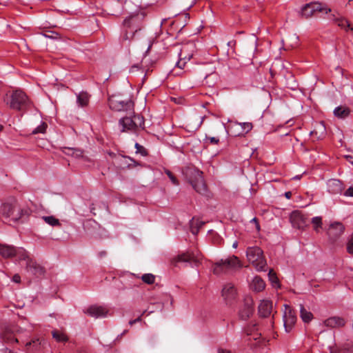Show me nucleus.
I'll use <instances>...</instances> for the list:
<instances>
[{"instance_id": "obj_1", "label": "nucleus", "mask_w": 353, "mask_h": 353, "mask_svg": "<svg viewBox=\"0 0 353 353\" xmlns=\"http://www.w3.org/2000/svg\"><path fill=\"white\" fill-rule=\"evenodd\" d=\"M30 213V208L21 207L16 201L4 202L0 206V216L6 221L15 223L27 218Z\"/></svg>"}, {"instance_id": "obj_2", "label": "nucleus", "mask_w": 353, "mask_h": 353, "mask_svg": "<svg viewBox=\"0 0 353 353\" xmlns=\"http://www.w3.org/2000/svg\"><path fill=\"white\" fill-rule=\"evenodd\" d=\"M141 19L139 15H132L125 18L123 22L121 33V42L128 44L132 40L134 34L141 30Z\"/></svg>"}, {"instance_id": "obj_3", "label": "nucleus", "mask_w": 353, "mask_h": 353, "mask_svg": "<svg viewBox=\"0 0 353 353\" xmlns=\"http://www.w3.org/2000/svg\"><path fill=\"white\" fill-rule=\"evenodd\" d=\"M183 174L196 192L201 194L206 193L207 186L204 181L203 172L196 167L191 166L184 170Z\"/></svg>"}, {"instance_id": "obj_4", "label": "nucleus", "mask_w": 353, "mask_h": 353, "mask_svg": "<svg viewBox=\"0 0 353 353\" xmlns=\"http://www.w3.org/2000/svg\"><path fill=\"white\" fill-rule=\"evenodd\" d=\"M19 261H25L26 272L37 278L43 276L46 273L45 268L37 263L27 250H21L19 252Z\"/></svg>"}, {"instance_id": "obj_5", "label": "nucleus", "mask_w": 353, "mask_h": 353, "mask_svg": "<svg viewBox=\"0 0 353 353\" xmlns=\"http://www.w3.org/2000/svg\"><path fill=\"white\" fill-rule=\"evenodd\" d=\"M9 107L17 111H26L31 105V102L26 94L21 90H14L7 101Z\"/></svg>"}, {"instance_id": "obj_6", "label": "nucleus", "mask_w": 353, "mask_h": 353, "mask_svg": "<svg viewBox=\"0 0 353 353\" xmlns=\"http://www.w3.org/2000/svg\"><path fill=\"white\" fill-rule=\"evenodd\" d=\"M248 260L257 271H265L267 263L263 250L257 247H249L246 251Z\"/></svg>"}, {"instance_id": "obj_7", "label": "nucleus", "mask_w": 353, "mask_h": 353, "mask_svg": "<svg viewBox=\"0 0 353 353\" xmlns=\"http://www.w3.org/2000/svg\"><path fill=\"white\" fill-rule=\"evenodd\" d=\"M241 266V261L238 257L232 256L216 263L213 268V272L215 274H220L240 268Z\"/></svg>"}, {"instance_id": "obj_8", "label": "nucleus", "mask_w": 353, "mask_h": 353, "mask_svg": "<svg viewBox=\"0 0 353 353\" xmlns=\"http://www.w3.org/2000/svg\"><path fill=\"white\" fill-rule=\"evenodd\" d=\"M326 14L331 12V9L327 8L325 5L321 3L314 1L306 3L304 5L301 10V15L305 19H308L312 17L316 12H323Z\"/></svg>"}, {"instance_id": "obj_9", "label": "nucleus", "mask_w": 353, "mask_h": 353, "mask_svg": "<svg viewBox=\"0 0 353 353\" xmlns=\"http://www.w3.org/2000/svg\"><path fill=\"white\" fill-rule=\"evenodd\" d=\"M108 105L110 109L118 112L132 110L134 106L131 100H123L119 96L109 97Z\"/></svg>"}, {"instance_id": "obj_10", "label": "nucleus", "mask_w": 353, "mask_h": 353, "mask_svg": "<svg viewBox=\"0 0 353 353\" xmlns=\"http://www.w3.org/2000/svg\"><path fill=\"white\" fill-rule=\"evenodd\" d=\"M237 289L232 283H225L222 289L221 295L227 304H230L237 298Z\"/></svg>"}, {"instance_id": "obj_11", "label": "nucleus", "mask_w": 353, "mask_h": 353, "mask_svg": "<svg viewBox=\"0 0 353 353\" xmlns=\"http://www.w3.org/2000/svg\"><path fill=\"white\" fill-rule=\"evenodd\" d=\"M290 219L292 226L297 229H303L309 223L308 219L305 215L299 211H293L290 214Z\"/></svg>"}, {"instance_id": "obj_12", "label": "nucleus", "mask_w": 353, "mask_h": 353, "mask_svg": "<svg viewBox=\"0 0 353 353\" xmlns=\"http://www.w3.org/2000/svg\"><path fill=\"white\" fill-rule=\"evenodd\" d=\"M26 250L23 248H16L12 245L0 243V255L5 259L16 256L19 261V252Z\"/></svg>"}, {"instance_id": "obj_13", "label": "nucleus", "mask_w": 353, "mask_h": 353, "mask_svg": "<svg viewBox=\"0 0 353 353\" xmlns=\"http://www.w3.org/2000/svg\"><path fill=\"white\" fill-rule=\"evenodd\" d=\"M283 319L285 330L287 332H290L296 321V316L294 311L290 307L285 305Z\"/></svg>"}, {"instance_id": "obj_14", "label": "nucleus", "mask_w": 353, "mask_h": 353, "mask_svg": "<svg viewBox=\"0 0 353 353\" xmlns=\"http://www.w3.org/2000/svg\"><path fill=\"white\" fill-rule=\"evenodd\" d=\"M253 311V301L251 298H247L245 299L243 306L239 310V317L242 320H247L252 314Z\"/></svg>"}, {"instance_id": "obj_15", "label": "nucleus", "mask_w": 353, "mask_h": 353, "mask_svg": "<svg viewBox=\"0 0 353 353\" xmlns=\"http://www.w3.org/2000/svg\"><path fill=\"white\" fill-rule=\"evenodd\" d=\"M345 228L340 222H334L330 225L327 234L330 239L334 241L339 238L344 232Z\"/></svg>"}, {"instance_id": "obj_16", "label": "nucleus", "mask_w": 353, "mask_h": 353, "mask_svg": "<svg viewBox=\"0 0 353 353\" xmlns=\"http://www.w3.org/2000/svg\"><path fill=\"white\" fill-rule=\"evenodd\" d=\"M200 259L193 253L189 252H183L179 254L175 259L176 263L177 262H188L192 265H198L199 263Z\"/></svg>"}, {"instance_id": "obj_17", "label": "nucleus", "mask_w": 353, "mask_h": 353, "mask_svg": "<svg viewBox=\"0 0 353 353\" xmlns=\"http://www.w3.org/2000/svg\"><path fill=\"white\" fill-rule=\"evenodd\" d=\"M108 310L103 306L91 305L85 311L88 315L94 317H105L108 314Z\"/></svg>"}, {"instance_id": "obj_18", "label": "nucleus", "mask_w": 353, "mask_h": 353, "mask_svg": "<svg viewBox=\"0 0 353 353\" xmlns=\"http://www.w3.org/2000/svg\"><path fill=\"white\" fill-rule=\"evenodd\" d=\"M327 191L333 194H341L343 190V185L341 181L331 179L327 182Z\"/></svg>"}, {"instance_id": "obj_19", "label": "nucleus", "mask_w": 353, "mask_h": 353, "mask_svg": "<svg viewBox=\"0 0 353 353\" xmlns=\"http://www.w3.org/2000/svg\"><path fill=\"white\" fill-rule=\"evenodd\" d=\"M258 312L261 317L269 316L272 312V302L270 300H262L258 307Z\"/></svg>"}, {"instance_id": "obj_20", "label": "nucleus", "mask_w": 353, "mask_h": 353, "mask_svg": "<svg viewBox=\"0 0 353 353\" xmlns=\"http://www.w3.org/2000/svg\"><path fill=\"white\" fill-rule=\"evenodd\" d=\"M329 19L345 31H347L348 30L353 31V27L351 26L349 21L345 18L340 17L338 14H336L333 13L330 14Z\"/></svg>"}, {"instance_id": "obj_21", "label": "nucleus", "mask_w": 353, "mask_h": 353, "mask_svg": "<svg viewBox=\"0 0 353 353\" xmlns=\"http://www.w3.org/2000/svg\"><path fill=\"white\" fill-rule=\"evenodd\" d=\"M119 126L121 132H137L134 126L133 121L130 117H123L119 121Z\"/></svg>"}, {"instance_id": "obj_22", "label": "nucleus", "mask_w": 353, "mask_h": 353, "mask_svg": "<svg viewBox=\"0 0 353 353\" xmlns=\"http://www.w3.org/2000/svg\"><path fill=\"white\" fill-rule=\"evenodd\" d=\"M245 332L248 336H250L249 339L252 338L254 340H256L261 336V332L259 330V325L255 323H251L249 324L245 328Z\"/></svg>"}, {"instance_id": "obj_23", "label": "nucleus", "mask_w": 353, "mask_h": 353, "mask_svg": "<svg viewBox=\"0 0 353 353\" xmlns=\"http://www.w3.org/2000/svg\"><path fill=\"white\" fill-rule=\"evenodd\" d=\"M265 284L264 281L259 276H254L250 284V288L256 292L263 291L265 289Z\"/></svg>"}, {"instance_id": "obj_24", "label": "nucleus", "mask_w": 353, "mask_h": 353, "mask_svg": "<svg viewBox=\"0 0 353 353\" xmlns=\"http://www.w3.org/2000/svg\"><path fill=\"white\" fill-rule=\"evenodd\" d=\"M324 324L330 327H343L345 325V321L342 318L334 316L326 319Z\"/></svg>"}, {"instance_id": "obj_25", "label": "nucleus", "mask_w": 353, "mask_h": 353, "mask_svg": "<svg viewBox=\"0 0 353 353\" xmlns=\"http://www.w3.org/2000/svg\"><path fill=\"white\" fill-rule=\"evenodd\" d=\"M351 110L345 106H338L334 110V114L339 119H345L350 114Z\"/></svg>"}, {"instance_id": "obj_26", "label": "nucleus", "mask_w": 353, "mask_h": 353, "mask_svg": "<svg viewBox=\"0 0 353 353\" xmlns=\"http://www.w3.org/2000/svg\"><path fill=\"white\" fill-rule=\"evenodd\" d=\"M192 48L193 46L192 44L183 46L179 54V58L189 61L192 59L193 53L192 52L189 53L188 52L190 49Z\"/></svg>"}, {"instance_id": "obj_27", "label": "nucleus", "mask_w": 353, "mask_h": 353, "mask_svg": "<svg viewBox=\"0 0 353 353\" xmlns=\"http://www.w3.org/2000/svg\"><path fill=\"white\" fill-rule=\"evenodd\" d=\"M90 95L86 92H81L77 95V102L79 106L85 107L88 105Z\"/></svg>"}, {"instance_id": "obj_28", "label": "nucleus", "mask_w": 353, "mask_h": 353, "mask_svg": "<svg viewBox=\"0 0 353 353\" xmlns=\"http://www.w3.org/2000/svg\"><path fill=\"white\" fill-rule=\"evenodd\" d=\"M300 316L305 323H309L313 318L312 312L307 311L303 305H300Z\"/></svg>"}, {"instance_id": "obj_29", "label": "nucleus", "mask_w": 353, "mask_h": 353, "mask_svg": "<svg viewBox=\"0 0 353 353\" xmlns=\"http://www.w3.org/2000/svg\"><path fill=\"white\" fill-rule=\"evenodd\" d=\"M131 118L133 121L134 126L135 127L137 131L139 128H144L145 121L143 117L139 114H134V116Z\"/></svg>"}, {"instance_id": "obj_30", "label": "nucleus", "mask_w": 353, "mask_h": 353, "mask_svg": "<svg viewBox=\"0 0 353 353\" xmlns=\"http://www.w3.org/2000/svg\"><path fill=\"white\" fill-rule=\"evenodd\" d=\"M310 222L313 225V228L316 232H319L322 228L323 222L321 216H314L311 219Z\"/></svg>"}, {"instance_id": "obj_31", "label": "nucleus", "mask_w": 353, "mask_h": 353, "mask_svg": "<svg viewBox=\"0 0 353 353\" xmlns=\"http://www.w3.org/2000/svg\"><path fill=\"white\" fill-rule=\"evenodd\" d=\"M42 219L46 223L49 224L51 226H56L59 225V219H56L53 216H43Z\"/></svg>"}, {"instance_id": "obj_32", "label": "nucleus", "mask_w": 353, "mask_h": 353, "mask_svg": "<svg viewBox=\"0 0 353 353\" xmlns=\"http://www.w3.org/2000/svg\"><path fill=\"white\" fill-rule=\"evenodd\" d=\"M41 345V341L39 339H33L32 341L26 343V346L27 349L30 348L32 347V348L35 350H38Z\"/></svg>"}, {"instance_id": "obj_33", "label": "nucleus", "mask_w": 353, "mask_h": 353, "mask_svg": "<svg viewBox=\"0 0 353 353\" xmlns=\"http://www.w3.org/2000/svg\"><path fill=\"white\" fill-rule=\"evenodd\" d=\"M268 277H269V279L271 281L272 284L274 287H279V279H278L275 272L272 270H270L269 271Z\"/></svg>"}, {"instance_id": "obj_34", "label": "nucleus", "mask_w": 353, "mask_h": 353, "mask_svg": "<svg viewBox=\"0 0 353 353\" xmlns=\"http://www.w3.org/2000/svg\"><path fill=\"white\" fill-rule=\"evenodd\" d=\"M52 336L58 342H63L68 341L67 336L65 334L59 332L58 331H53Z\"/></svg>"}, {"instance_id": "obj_35", "label": "nucleus", "mask_w": 353, "mask_h": 353, "mask_svg": "<svg viewBox=\"0 0 353 353\" xmlns=\"http://www.w3.org/2000/svg\"><path fill=\"white\" fill-rule=\"evenodd\" d=\"M142 281L147 284L154 283L155 276L152 274H144L141 277Z\"/></svg>"}, {"instance_id": "obj_36", "label": "nucleus", "mask_w": 353, "mask_h": 353, "mask_svg": "<svg viewBox=\"0 0 353 353\" xmlns=\"http://www.w3.org/2000/svg\"><path fill=\"white\" fill-rule=\"evenodd\" d=\"M134 147L137 150V151H136L137 153H139L143 157H145L148 155V152H147L146 149L143 146L140 145L139 143H136Z\"/></svg>"}, {"instance_id": "obj_37", "label": "nucleus", "mask_w": 353, "mask_h": 353, "mask_svg": "<svg viewBox=\"0 0 353 353\" xmlns=\"http://www.w3.org/2000/svg\"><path fill=\"white\" fill-rule=\"evenodd\" d=\"M47 128L45 123H42L40 125L37 126L33 131L32 134L44 133Z\"/></svg>"}, {"instance_id": "obj_38", "label": "nucleus", "mask_w": 353, "mask_h": 353, "mask_svg": "<svg viewBox=\"0 0 353 353\" xmlns=\"http://www.w3.org/2000/svg\"><path fill=\"white\" fill-rule=\"evenodd\" d=\"M165 172L167 174V176L169 177V179H170L171 182L174 185H178L179 184V181L177 180V179L174 176V174L170 170H166L165 171Z\"/></svg>"}, {"instance_id": "obj_39", "label": "nucleus", "mask_w": 353, "mask_h": 353, "mask_svg": "<svg viewBox=\"0 0 353 353\" xmlns=\"http://www.w3.org/2000/svg\"><path fill=\"white\" fill-rule=\"evenodd\" d=\"M240 125H241V127L243 128V132H244L245 133L250 132L252 129V127H253L252 123H249V122L242 123H240Z\"/></svg>"}, {"instance_id": "obj_40", "label": "nucleus", "mask_w": 353, "mask_h": 353, "mask_svg": "<svg viewBox=\"0 0 353 353\" xmlns=\"http://www.w3.org/2000/svg\"><path fill=\"white\" fill-rule=\"evenodd\" d=\"M188 61L181 59L179 58V61L176 63V66L180 69H183Z\"/></svg>"}, {"instance_id": "obj_41", "label": "nucleus", "mask_w": 353, "mask_h": 353, "mask_svg": "<svg viewBox=\"0 0 353 353\" xmlns=\"http://www.w3.org/2000/svg\"><path fill=\"white\" fill-rule=\"evenodd\" d=\"M205 139L209 140L210 143L214 145H216L219 143V139L214 137H205Z\"/></svg>"}, {"instance_id": "obj_42", "label": "nucleus", "mask_w": 353, "mask_h": 353, "mask_svg": "<svg viewBox=\"0 0 353 353\" xmlns=\"http://www.w3.org/2000/svg\"><path fill=\"white\" fill-rule=\"evenodd\" d=\"M347 249L348 252L353 254V236L350 239L347 243Z\"/></svg>"}, {"instance_id": "obj_43", "label": "nucleus", "mask_w": 353, "mask_h": 353, "mask_svg": "<svg viewBox=\"0 0 353 353\" xmlns=\"http://www.w3.org/2000/svg\"><path fill=\"white\" fill-rule=\"evenodd\" d=\"M345 196H353V187H350L344 193Z\"/></svg>"}, {"instance_id": "obj_44", "label": "nucleus", "mask_w": 353, "mask_h": 353, "mask_svg": "<svg viewBox=\"0 0 353 353\" xmlns=\"http://www.w3.org/2000/svg\"><path fill=\"white\" fill-rule=\"evenodd\" d=\"M142 315H143V314H142L141 316H139L137 319L130 321L129 324H130V325H134V323H137V322L141 321V316H142Z\"/></svg>"}, {"instance_id": "obj_45", "label": "nucleus", "mask_w": 353, "mask_h": 353, "mask_svg": "<svg viewBox=\"0 0 353 353\" xmlns=\"http://www.w3.org/2000/svg\"><path fill=\"white\" fill-rule=\"evenodd\" d=\"M12 281L15 283H19L21 281V277L19 274H14L12 278Z\"/></svg>"}, {"instance_id": "obj_46", "label": "nucleus", "mask_w": 353, "mask_h": 353, "mask_svg": "<svg viewBox=\"0 0 353 353\" xmlns=\"http://www.w3.org/2000/svg\"><path fill=\"white\" fill-rule=\"evenodd\" d=\"M107 255V252L105 250L101 251L98 253V256L99 258L105 257Z\"/></svg>"}, {"instance_id": "obj_47", "label": "nucleus", "mask_w": 353, "mask_h": 353, "mask_svg": "<svg viewBox=\"0 0 353 353\" xmlns=\"http://www.w3.org/2000/svg\"><path fill=\"white\" fill-rule=\"evenodd\" d=\"M127 158L133 163V165L134 167L137 166L139 165V163L138 162H137L134 159H133L132 158L130 157H127Z\"/></svg>"}, {"instance_id": "obj_48", "label": "nucleus", "mask_w": 353, "mask_h": 353, "mask_svg": "<svg viewBox=\"0 0 353 353\" xmlns=\"http://www.w3.org/2000/svg\"><path fill=\"white\" fill-rule=\"evenodd\" d=\"M218 353H231V352L229 350H226L220 348L218 350Z\"/></svg>"}, {"instance_id": "obj_49", "label": "nucleus", "mask_w": 353, "mask_h": 353, "mask_svg": "<svg viewBox=\"0 0 353 353\" xmlns=\"http://www.w3.org/2000/svg\"><path fill=\"white\" fill-rule=\"evenodd\" d=\"M252 221L256 223V226L257 230H259V225L257 219L256 218H254V219H252Z\"/></svg>"}, {"instance_id": "obj_50", "label": "nucleus", "mask_w": 353, "mask_h": 353, "mask_svg": "<svg viewBox=\"0 0 353 353\" xmlns=\"http://www.w3.org/2000/svg\"><path fill=\"white\" fill-rule=\"evenodd\" d=\"M285 197H286L287 199H290V198H291V196H292V192H290V191H289V192H286L285 193Z\"/></svg>"}, {"instance_id": "obj_51", "label": "nucleus", "mask_w": 353, "mask_h": 353, "mask_svg": "<svg viewBox=\"0 0 353 353\" xmlns=\"http://www.w3.org/2000/svg\"><path fill=\"white\" fill-rule=\"evenodd\" d=\"M139 70V67L137 66V65H133L131 69H130V72H134V70Z\"/></svg>"}, {"instance_id": "obj_52", "label": "nucleus", "mask_w": 353, "mask_h": 353, "mask_svg": "<svg viewBox=\"0 0 353 353\" xmlns=\"http://www.w3.org/2000/svg\"><path fill=\"white\" fill-rule=\"evenodd\" d=\"M152 43H150V44L148 46V49H147V50L145 51V54H148V53L149 50H150V48H151V47H152Z\"/></svg>"}, {"instance_id": "obj_53", "label": "nucleus", "mask_w": 353, "mask_h": 353, "mask_svg": "<svg viewBox=\"0 0 353 353\" xmlns=\"http://www.w3.org/2000/svg\"><path fill=\"white\" fill-rule=\"evenodd\" d=\"M142 62L145 64V66H148V65L147 64L146 56H145Z\"/></svg>"}, {"instance_id": "obj_54", "label": "nucleus", "mask_w": 353, "mask_h": 353, "mask_svg": "<svg viewBox=\"0 0 353 353\" xmlns=\"http://www.w3.org/2000/svg\"><path fill=\"white\" fill-rule=\"evenodd\" d=\"M237 246H238V242H237V241H235V242L233 243L232 247H233L234 248H237Z\"/></svg>"}, {"instance_id": "obj_55", "label": "nucleus", "mask_w": 353, "mask_h": 353, "mask_svg": "<svg viewBox=\"0 0 353 353\" xmlns=\"http://www.w3.org/2000/svg\"><path fill=\"white\" fill-rule=\"evenodd\" d=\"M254 50H256V41L254 42Z\"/></svg>"}, {"instance_id": "obj_56", "label": "nucleus", "mask_w": 353, "mask_h": 353, "mask_svg": "<svg viewBox=\"0 0 353 353\" xmlns=\"http://www.w3.org/2000/svg\"><path fill=\"white\" fill-rule=\"evenodd\" d=\"M273 326V321H270V327H272Z\"/></svg>"}, {"instance_id": "obj_57", "label": "nucleus", "mask_w": 353, "mask_h": 353, "mask_svg": "<svg viewBox=\"0 0 353 353\" xmlns=\"http://www.w3.org/2000/svg\"><path fill=\"white\" fill-rule=\"evenodd\" d=\"M77 152H79V155H81L82 154V152H81V151L78 150Z\"/></svg>"}, {"instance_id": "obj_58", "label": "nucleus", "mask_w": 353, "mask_h": 353, "mask_svg": "<svg viewBox=\"0 0 353 353\" xmlns=\"http://www.w3.org/2000/svg\"><path fill=\"white\" fill-rule=\"evenodd\" d=\"M300 177L299 176H296L294 177V179H299Z\"/></svg>"}, {"instance_id": "obj_59", "label": "nucleus", "mask_w": 353, "mask_h": 353, "mask_svg": "<svg viewBox=\"0 0 353 353\" xmlns=\"http://www.w3.org/2000/svg\"><path fill=\"white\" fill-rule=\"evenodd\" d=\"M2 129V126L0 125V130Z\"/></svg>"}, {"instance_id": "obj_60", "label": "nucleus", "mask_w": 353, "mask_h": 353, "mask_svg": "<svg viewBox=\"0 0 353 353\" xmlns=\"http://www.w3.org/2000/svg\"><path fill=\"white\" fill-rule=\"evenodd\" d=\"M9 353H11V351H9Z\"/></svg>"}]
</instances>
